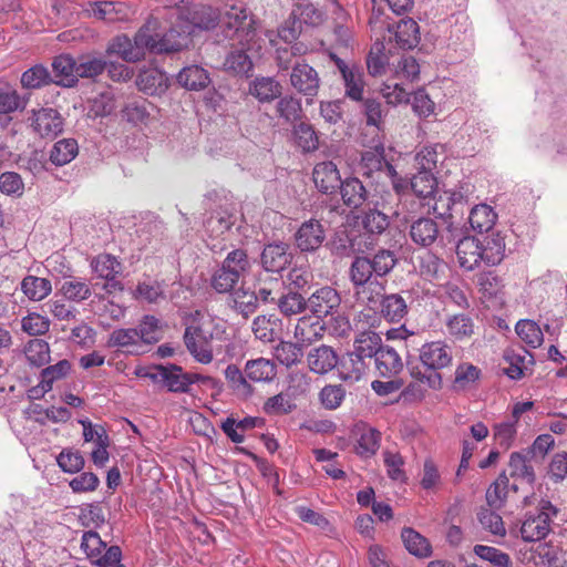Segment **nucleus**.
I'll return each mask as SVG.
<instances>
[{
    "mask_svg": "<svg viewBox=\"0 0 567 567\" xmlns=\"http://www.w3.org/2000/svg\"><path fill=\"white\" fill-rule=\"evenodd\" d=\"M52 82L51 74L42 64L34 65L21 75V85L25 89H40Z\"/></svg>",
    "mask_w": 567,
    "mask_h": 567,
    "instance_id": "53",
    "label": "nucleus"
},
{
    "mask_svg": "<svg viewBox=\"0 0 567 567\" xmlns=\"http://www.w3.org/2000/svg\"><path fill=\"white\" fill-rule=\"evenodd\" d=\"M384 291L385 285L377 277H374V280L354 287L357 300L367 305L370 309H374L381 303Z\"/></svg>",
    "mask_w": 567,
    "mask_h": 567,
    "instance_id": "34",
    "label": "nucleus"
},
{
    "mask_svg": "<svg viewBox=\"0 0 567 567\" xmlns=\"http://www.w3.org/2000/svg\"><path fill=\"white\" fill-rule=\"evenodd\" d=\"M225 378L228 386L239 396L247 398L252 394V388L247 381L245 372L236 365L229 364L225 369Z\"/></svg>",
    "mask_w": 567,
    "mask_h": 567,
    "instance_id": "49",
    "label": "nucleus"
},
{
    "mask_svg": "<svg viewBox=\"0 0 567 567\" xmlns=\"http://www.w3.org/2000/svg\"><path fill=\"white\" fill-rule=\"evenodd\" d=\"M78 142L73 138H63L56 142L51 152L50 161L56 166L69 164L78 154Z\"/></svg>",
    "mask_w": 567,
    "mask_h": 567,
    "instance_id": "44",
    "label": "nucleus"
},
{
    "mask_svg": "<svg viewBox=\"0 0 567 567\" xmlns=\"http://www.w3.org/2000/svg\"><path fill=\"white\" fill-rule=\"evenodd\" d=\"M152 24H143L131 39L126 34L115 37L107 47V53L116 54L126 62H138L148 51L150 37L147 31Z\"/></svg>",
    "mask_w": 567,
    "mask_h": 567,
    "instance_id": "4",
    "label": "nucleus"
},
{
    "mask_svg": "<svg viewBox=\"0 0 567 567\" xmlns=\"http://www.w3.org/2000/svg\"><path fill=\"white\" fill-rule=\"evenodd\" d=\"M292 259L289 246L285 243L269 244L261 252V265L265 270L279 272L284 270Z\"/></svg>",
    "mask_w": 567,
    "mask_h": 567,
    "instance_id": "19",
    "label": "nucleus"
},
{
    "mask_svg": "<svg viewBox=\"0 0 567 567\" xmlns=\"http://www.w3.org/2000/svg\"><path fill=\"white\" fill-rule=\"evenodd\" d=\"M526 559L540 567H558V548L546 543L539 544L535 549L529 551Z\"/></svg>",
    "mask_w": 567,
    "mask_h": 567,
    "instance_id": "45",
    "label": "nucleus"
},
{
    "mask_svg": "<svg viewBox=\"0 0 567 567\" xmlns=\"http://www.w3.org/2000/svg\"><path fill=\"white\" fill-rule=\"evenodd\" d=\"M281 83L274 76L258 75L248 85V93L261 104H269L282 94Z\"/></svg>",
    "mask_w": 567,
    "mask_h": 567,
    "instance_id": "16",
    "label": "nucleus"
},
{
    "mask_svg": "<svg viewBox=\"0 0 567 567\" xmlns=\"http://www.w3.org/2000/svg\"><path fill=\"white\" fill-rule=\"evenodd\" d=\"M496 219L497 214L486 204H480L473 207L468 217L472 228L478 233H486L491 230L495 225Z\"/></svg>",
    "mask_w": 567,
    "mask_h": 567,
    "instance_id": "42",
    "label": "nucleus"
},
{
    "mask_svg": "<svg viewBox=\"0 0 567 567\" xmlns=\"http://www.w3.org/2000/svg\"><path fill=\"white\" fill-rule=\"evenodd\" d=\"M138 90L147 95H161L169 86V79L157 68L142 70L136 79Z\"/></svg>",
    "mask_w": 567,
    "mask_h": 567,
    "instance_id": "20",
    "label": "nucleus"
},
{
    "mask_svg": "<svg viewBox=\"0 0 567 567\" xmlns=\"http://www.w3.org/2000/svg\"><path fill=\"white\" fill-rule=\"evenodd\" d=\"M277 303L280 312L287 317L299 315L308 308L307 300L293 291L280 296Z\"/></svg>",
    "mask_w": 567,
    "mask_h": 567,
    "instance_id": "59",
    "label": "nucleus"
},
{
    "mask_svg": "<svg viewBox=\"0 0 567 567\" xmlns=\"http://www.w3.org/2000/svg\"><path fill=\"white\" fill-rule=\"evenodd\" d=\"M27 360L34 367H42L50 361L49 343L42 339L30 340L24 350Z\"/></svg>",
    "mask_w": 567,
    "mask_h": 567,
    "instance_id": "54",
    "label": "nucleus"
},
{
    "mask_svg": "<svg viewBox=\"0 0 567 567\" xmlns=\"http://www.w3.org/2000/svg\"><path fill=\"white\" fill-rule=\"evenodd\" d=\"M369 365V362L351 352L341 359L339 375L343 381L354 383L367 375Z\"/></svg>",
    "mask_w": 567,
    "mask_h": 567,
    "instance_id": "27",
    "label": "nucleus"
},
{
    "mask_svg": "<svg viewBox=\"0 0 567 567\" xmlns=\"http://www.w3.org/2000/svg\"><path fill=\"white\" fill-rule=\"evenodd\" d=\"M277 100L276 112L279 117L284 118L287 123H293L300 118L302 107L299 99L286 95Z\"/></svg>",
    "mask_w": 567,
    "mask_h": 567,
    "instance_id": "55",
    "label": "nucleus"
},
{
    "mask_svg": "<svg viewBox=\"0 0 567 567\" xmlns=\"http://www.w3.org/2000/svg\"><path fill=\"white\" fill-rule=\"evenodd\" d=\"M290 84L298 93L306 96L309 103L318 95L320 78L311 65L306 62H298L292 66Z\"/></svg>",
    "mask_w": 567,
    "mask_h": 567,
    "instance_id": "9",
    "label": "nucleus"
},
{
    "mask_svg": "<svg viewBox=\"0 0 567 567\" xmlns=\"http://www.w3.org/2000/svg\"><path fill=\"white\" fill-rule=\"evenodd\" d=\"M350 280L353 287L374 280L373 266L367 257H355L349 270Z\"/></svg>",
    "mask_w": 567,
    "mask_h": 567,
    "instance_id": "51",
    "label": "nucleus"
},
{
    "mask_svg": "<svg viewBox=\"0 0 567 567\" xmlns=\"http://www.w3.org/2000/svg\"><path fill=\"white\" fill-rule=\"evenodd\" d=\"M312 179L318 190L323 194L336 193L341 183L339 169L331 161L318 163L313 167Z\"/></svg>",
    "mask_w": 567,
    "mask_h": 567,
    "instance_id": "18",
    "label": "nucleus"
},
{
    "mask_svg": "<svg viewBox=\"0 0 567 567\" xmlns=\"http://www.w3.org/2000/svg\"><path fill=\"white\" fill-rule=\"evenodd\" d=\"M456 256L460 266L465 270H474L482 262L480 239L465 236L456 245Z\"/></svg>",
    "mask_w": 567,
    "mask_h": 567,
    "instance_id": "23",
    "label": "nucleus"
},
{
    "mask_svg": "<svg viewBox=\"0 0 567 567\" xmlns=\"http://www.w3.org/2000/svg\"><path fill=\"white\" fill-rule=\"evenodd\" d=\"M234 308L244 317L254 313L258 308V297L255 291L237 289L233 293Z\"/></svg>",
    "mask_w": 567,
    "mask_h": 567,
    "instance_id": "60",
    "label": "nucleus"
},
{
    "mask_svg": "<svg viewBox=\"0 0 567 567\" xmlns=\"http://www.w3.org/2000/svg\"><path fill=\"white\" fill-rule=\"evenodd\" d=\"M440 235L439 224L430 217H421L410 226L412 241L421 247L432 246Z\"/></svg>",
    "mask_w": 567,
    "mask_h": 567,
    "instance_id": "22",
    "label": "nucleus"
},
{
    "mask_svg": "<svg viewBox=\"0 0 567 567\" xmlns=\"http://www.w3.org/2000/svg\"><path fill=\"white\" fill-rule=\"evenodd\" d=\"M280 320L275 315L258 316L252 321V332L262 342H271L275 339V331Z\"/></svg>",
    "mask_w": 567,
    "mask_h": 567,
    "instance_id": "50",
    "label": "nucleus"
},
{
    "mask_svg": "<svg viewBox=\"0 0 567 567\" xmlns=\"http://www.w3.org/2000/svg\"><path fill=\"white\" fill-rule=\"evenodd\" d=\"M29 120L33 132L42 138L53 140L63 132L64 120L53 107L32 110Z\"/></svg>",
    "mask_w": 567,
    "mask_h": 567,
    "instance_id": "7",
    "label": "nucleus"
},
{
    "mask_svg": "<svg viewBox=\"0 0 567 567\" xmlns=\"http://www.w3.org/2000/svg\"><path fill=\"white\" fill-rule=\"evenodd\" d=\"M557 509L548 501H543L540 511L536 515L528 516L522 524L520 535L525 542H538L547 536L550 530V516L556 515Z\"/></svg>",
    "mask_w": 567,
    "mask_h": 567,
    "instance_id": "6",
    "label": "nucleus"
},
{
    "mask_svg": "<svg viewBox=\"0 0 567 567\" xmlns=\"http://www.w3.org/2000/svg\"><path fill=\"white\" fill-rule=\"evenodd\" d=\"M401 538L406 550L417 557L427 558L432 555V546L427 538L411 527H404L401 532Z\"/></svg>",
    "mask_w": 567,
    "mask_h": 567,
    "instance_id": "31",
    "label": "nucleus"
},
{
    "mask_svg": "<svg viewBox=\"0 0 567 567\" xmlns=\"http://www.w3.org/2000/svg\"><path fill=\"white\" fill-rule=\"evenodd\" d=\"M363 229L371 235H380L389 227V217L380 210L364 212L361 220Z\"/></svg>",
    "mask_w": 567,
    "mask_h": 567,
    "instance_id": "61",
    "label": "nucleus"
},
{
    "mask_svg": "<svg viewBox=\"0 0 567 567\" xmlns=\"http://www.w3.org/2000/svg\"><path fill=\"white\" fill-rule=\"evenodd\" d=\"M144 24H152L147 31L151 42L148 44L150 52L156 54L174 53L187 47L189 31L186 30L183 23L174 21V25L161 37L156 33L158 28L157 19L151 18Z\"/></svg>",
    "mask_w": 567,
    "mask_h": 567,
    "instance_id": "3",
    "label": "nucleus"
},
{
    "mask_svg": "<svg viewBox=\"0 0 567 567\" xmlns=\"http://www.w3.org/2000/svg\"><path fill=\"white\" fill-rule=\"evenodd\" d=\"M156 370V377L161 379L168 391L175 393H187L192 384L204 380L200 374L184 372L176 364L158 365Z\"/></svg>",
    "mask_w": 567,
    "mask_h": 567,
    "instance_id": "8",
    "label": "nucleus"
},
{
    "mask_svg": "<svg viewBox=\"0 0 567 567\" xmlns=\"http://www.w3.org/2000/svg\"><path fill=\"white\" fill-rule=\"evenodd\" d=\"M381 338L373 331H364L360 333L354 341V351L352 353L369 360V363L381 349Z\"/></svg>",
    "mask_w": 567,
    "mask_h": 567,
    "instance_id": "41",
    "label": "nucleus"
},
{
    "mask_svg": "<svg viewBox=\"0 0 567 567\" xmlns=\"http://www.w3.org/2000/svg\"><path fill=\"white\" fill-rule=\"evenodd\" d=\"M262 424L264 422L259 417L246 416L239 420L231 414L220 422V429L233 443H243L245 441V436L238 435L234 430V426L246 433L247 431Z\"/></svg>",
    "mask_w": 567,
    "mask_h": 567,
    "instance_id": "28",
    "label": "nucleus"
},
{
    "mask_svg": "<svg viewBox=\"0 0 567 567\" xmlns=\"http://www.w3.org/2000/svg\"><path fill=\"white\" fill-rule=\"evenodd\" d=\"M91 266L95 274L106 282L103 285V289L107 292L116 290H123V286L116 280V277L121 274V262L110 254L97 255L91 262Z\"/></svg>",
    "mask_w": 567,
    "mask_h": 567,
    "instance_id": "13",
    "label": "nucleus"
},
{
    "mask_svg": "<svg viewBox=\"0 0 567 567\" xmlns=\"http://www.w3.org/2000/svg\"><path fill=\"white\" fill-rule=\"evenodd\" d=\"M220 21V13L210 6L196 3L192 11L184 20L183 24L189 34L198 30H212L217 27Z\"/></svg>",
    "mask_w": 567,
    "mask_h": 567,
    "instance_id": "15",
    "label": "nucleus"
},
{
    "mask_svg": "<svg viewBox=\"0 0 567 567\" xmlns=\"http://www.w3.org/2000/svg\"><path fill=\"white\" fill-rule=\"evenodd\" d=\"M78 61H75L69 54H61L56 56L52 62V69L54 72L56 83L64 85H72L76 82V68Z\"/></svg>",
    "mask_w": 567,
    "mask_h": 567,
    "instance_id": "39",
    "label": "nucleus"
},
{
    "mask_svg": "<svg viewBox=\"0 0 567 567\" xmlns=\"http://www.w3.org/2000/svg\"><path fill=\"white\" fill-rule=\"evenodd\" d=\"M381 434L374 429L363 431L358 440L357 453L363 457H370L377 453L380 447Z\"/></svg>",
    "mask_w": 567,
    "mask_h": 567,
    "instance_id": "63",
    "label": "nucleus"
},
{
    "mask_svg": "<svg viewBox=\"0 0 567 567\" xmlns=\"http://www.w3.org/2000/svg\"><path fill=\"white\" fill-rule=\"evenodd\" d=\"M225 34L248 50H261V39L257 33V21L243 6H230L223 17Z\"/></svg>",
    "mask_w": 567,
    "mask_h": 567,
    "instance_id": "1",
    "label": "nucleus"
},
{
    "mask_svg": "<svg viewBox=\"0 0 567 567\" xmlns=\"http://www.w3.org/2000/svg\"><path fill=\"white\" fill-rule=\"evenodd\" d=\"M302 348L298 342L281 341L275 348V358L287 368L297 364L302 357Z\"/></svg>",
    "mask_w": 567,
    "mask_h": 567,
    "instance_id": "57",
    "label": "nucleus"
},
{
    "mask_svg": "<svg viewBox=\"0 0 567 567\" xmlns=\"http://www.w3.org/2000/svg\"><path fill=\"white\" fill-rule=\"evenodd\" d=\"M212 322L209 320L194 319L185 328L184 343L187 351L196 362L209 364L214 359L213 333L210 331Z\"/></svg>",
    "mask_w": 567,
    "mask_h": 567,
    "instance_id": "2",
    "label": "nucleus"
},
{
    "mask_svg": "<svg viewBox=\"0 0 567 567\" xmlns=\"http://www.w3.org/2000/svg\"><path fill=\"white\" fill-rule=\"evenodd\" d=\"M21 291L31 301H42L52 292V284L47 278L25 276L20 284Z\"/></svg>",
    "mask_w": 567,
    "mask_h": 567,
    "instance_id": "33",
    "label": "nucleus"
},
{
    "mask_svg": "<svg viewBox=\"0 0 567 567\" xmlns=\"http://www.w3.org/2000/svg\"><path fill=\"white\" fill-rule=\"evenodd\" d=\"M134 297L137 300H144L148 303H156L161 299H165V293L162 285L158 281H142L137 284L134 291Z\"/></svg>",
    "mask_w": 567,
    "mask_h": 567,
    "instance_id": "64",
    "label": "nucleus"
},
{
    "mask_svg": "<svg viewBox=\"0 0 567 567\" xmlns=\"http://www.w3.org/2000/svg\"><path fill=\"white\" fill-rule=\"evenodd\" d=\"M446 334L454 342L470 340L474 334V321L465 313L450 315L445 319Z\"/></svg>",
    "mask_w": 567,
    "mask_h": 567,
    "instance_id": "24",
    "label": "nucleus"
},
{
    "mask_svg": "<svg viewBox=\"0 0 567 567\" xmlns=\"http://www.w3.org/2000/svg\"><path fill=\"white\" fill-rule=\"evenodd\" d=\"M61 292L66 299L75 302L86 300L92 295L90 285L78 278L65 280L61 286Z\"/></svg>",
    "mask_w": 567,
    "mask_h": 567,
    "instance_id": "58",
    "label": "nucleus"
},
{
    "mask_svg": "<svg viewBox=\"0 0 567 567\" xmlns=\"http://www.w3.org/2000/svg\"><path fill=\"white\" fill-rule=\"evenodd\" d=\"M374 364L380 375L384 378L396 375L403 368L401 357L390 347H381L374 357Z\"/></svg>",
    "mask_w": 567,
    "mask_h": 567,
    "instance_id": "29",
    "label": "nucleus"
},
{
    "mask_svg": "<svg viewBox=\"0 0 567 567\" xmlns=\"http://www.w3.org/2000/svg\"><path fill=\"white\" fill-rule=\"evenodd\" d=\"M176 79L188 91H202L210 84L208 71L196 64L183 68Z\"/></svg>",
    "mask_w": 567,
    "mask_h": 567,
    "instance_id": "26",
    "label": "nucleus"
},
{
    "mask_svg": "<svg viewBox=\"0 0 567 567\" xmlns=\"http://www.w3.org/2000/svg\"><path fill=\"white\" fill-rule=\"evenodd\" d=\"M221 264L239 279L249 274L251 269L249 257L244 249H234L229 251Z\"/></svg>",
    "mask_w": 567,
    "mask_h": 567,
    "instance_id": "52",
    "label": "nucleus"
},
{
    "mask_svg": "<svg viewBox=\"0 0 567 567\" xmlns=\"http://www.w3.org/2000/svg\"><path fill=\"white\" fill-rule=\"evenodd\" d=\"M419 360L423 368L443 370L452 365V348L444 340L425 342L419 350Z\"/></svg>",
    "mask_w": 567,
    "mask_h": 567,
    "instance_id": "10",
    "label": "nucleus"
},
{
    "mask_svg": "<svg viewBox=\"0 0 567 567\" xmlns=\"http://www.w3.org/2000/svg\"><path fill=\"white\" fill-rule=\"evenodd\" d=\"M324 322L316 316H303L298 319L293 337L300 347H308L323 338Z\"/></svg>",
    "mask_w": 567,
    "mask_h": 567,
    "instance_id": "17",
    "label": "nucleus"
},
{
    "mask_svg": "<svg viewBox=\"0 0 567 567\" xmlns=\"http://www.w3.org/2000/svg\"><path fill=\"white\" fill-rule=\"evenodd\" d=\"M394 39L399 48L413 49L420 42L419 24L413 19H402L395 27Z\"/></svg>",
    "mask_w": 567,
    "mask_h": 567,
    "instance_id": "35",
    "label": "nucleus"
},
{
    "mask_svg": "<svg viewBox=\"0 0 567 567\" xmlns=\"http://www.w3.org/2000/svg\"><path fill=\"white\" fill-rule=\"evenodd\" d=\"M480 252L482 262L486 266L498 265L505 256L504 238L498 235L485 237L482 241L480 240Z\"/></svg>",
    "mask_w": 567,
    "mask_h": 567,
    "instance_id": "32",
    "label": "nucleus"
},
{
    "mask_svg": "<svg viewBox=\"0 0 567 567\" xmlns=\"http://www.w3.org/2000/svg\"><path fill=\"white\" fill-rule=\"evenodd\" d=\"M244 371L248 380L252 382H270L277 374L276 364L265 358L248 360Z\"/></svg>",
    "mask_w": 567,
    "mask_h": 567,
    "instance_id": "30",
    "label": "nucleus"
},
{
    "mask_svg": "<svg viewBox=\"0 0 567 567\" xmlns=\"http://www.w3.org/2000/svg\"><path fill=\"white\" fill-rule=\"evenodd\" d=\"M360 172L367 177L385 176L390 178L398 194L406 188V185L396 179V171L393 165L385 159L383 146H375L362 153Z\"/></svg>",
    "mask_w": 567,
    "mask_h": 567,
    "instance_id": "5",
    "label": "nucleus"
},
{
    "mask_svg": "<svg viewBox=\"0 0 567 567\" xmlns=\"http://www.w3.org/2000/svg\"><path fill=\"white\" fill-rule=\"evenodd\" d=\"M518 337L530 348H538L544 342L540 327L533 320L522 319L515 326Z\"/></svg>",
    "mask_w": 567,
    "mask_h": 567,
    "instance_id": "47",
    "label": "nucleus"
},
{
    "mask_svg": "<svg viewBox=\"0 0 567 567\" xmlns=\"http://www.w3.org/2000/svg\"><path fill=\"white\" fill-rule=\"evenodd\" d=\"M307 362L312 372L324 374L337 367L338 355L331 347L322 344L308 353Z\"/></svg>",
    "mask_w": 567,
    "mask_h": 567,
    "instance_id": "25",
    "label": "nucleus"
},
{
    "mask_svg": "<svg viewBox=\"0 0 567 567\" xmlns=\"http://www.w3.org/2000/svg\"><path fill=\"white\" fill-rule=\"evenodd\" d=\"M343 203L357 208L361 206L367 199V190L362 182L358 178H347L341 181L339 186Z\"/></svg>",
    "mask_w": 567,
    "mask_h": 567,
    "instance_id": "37",
    "label": "nucleus"
},
{
    "mask_svg": "<svg viewBox=\"0 0 567 567\" xmlns=\"http://www.w3.org/2000/svg\"><path fill=\"white\" fill-rule=\"evenodd\" d=\"M534 463L535 460L525 450L513 452L508 462L509 476L532 485L536 478Z\"/></svg>",
    "mask_w": 567,
    "mask_h": 567,
    "instance_id": "21",
    "label": "nucleus"
},
{
    "mask_svg": "<svg viewBox=\"0 0 567 567\" xmlns=\"http://www.w3.org/2000/svg\"><path fill=\"white\" fill-rule=\"evenodd\" d=\"M410 186L417 197L425 199L435 193L437 181L432 172L419 169L411 178Z\"/></svg>",
    "mask_w": 567,
    "mask_h": 567,
    "instance_id": "46",
    "label": "nucleus"
},
{
    "mask_svg": "<svg viewBox=\"0 0 567 567\" xmlns=\"http://www.w3.org/2000/svg\"><path fill=\"white\" fill-rule=\"evenodd\" d=\"M247 51L249 50L246 47L230 51L224 62L225 70L235 75H248L254 64Z\"/></svg>",
    "mask_w": 567,
    "mask_h": 567,
    "instance_id": "40",
    "label": "nucleus"
},
{
    "mask_svg": "<svg viewBox=\"0 0 567 567\" xmlns=\"http://www.w3.org/2000/svg\"><path fill=\"white\" fill-rule=\"evenodd\" d=\"M326 240V229L320 220L311 218L303 221L295 234V244L302 252L318 250Z\"/></svg>",
    "mask_w": 567,
    "mask_h": 567,
    "instance_id": "12",
    "label": "nucleus"
},
{
    "mask_svg": "<svg viewBox=\"0 0 567 567\" xmlns=\"http://www.w3.org/2000/svg\"><path fill=\"white\" fill-rule=\"evenodd\" d=\"M71 362L66 359L60 360L53 365H49L41 371V381L39 386L43 393L52 390L53 383L68 377L71 372Z\"/></svg>",
    "mask_w": 567,
    "mask_h": 567,
    "instance_id": "43",
    "label": "nucleus"
},
{
    "mask_svg": "<svg viewBox=\"0 0 567 567\" xmlns=\"http://www.w3.org/2000/svg\"><path fill=\"white\" fill-rule=\"evenodd\" d=\"M380 307L381 315L390 322H400L408 315V305L398 293L384 296Z\"/></svg>",
    "mask_w": 567,
    "mask_h": 567,
    "instance_id": "38",
    "label": "nucleus"
},
{
    "mask_svg": "<svg viewBox=\"0 0 567 567\" xmlns=\"http://www.w3.org/2000/svg\"><path fill=\"white\" fill-rule=\"evenodd\" d=\"M92 13L95 18L107 22H114L124 14V4L121 2L101 1L92 4Z\"/></svg>",
    "mask_w": 567,
    "mask_h": 567,
    "instance_id": "62",
    "label": "nucleus"
},
{
    "mask_svg": "<svg viewBox=\"0 0 567 567\" xmlns=\"http://www.w3.org/2000/svg\"><path fill=\"white\" fill-rule=\"evenodd\" d=\"M240 279L234 275L225 265L215 270L210 278L212 288L218 293H227L234 290Z\"/></svg>",
    "mask_w": 567,
    "mask_h": 567,
    "instance_id": "56",
    "label": "nucleus"
},
{
    "mask_svg": "<svg viewBox=\"0 0 567 567\" xmlns=\"http://www.w3.org/2000/svg\"><path fill=\"white\" fill-rule=\"evenodd\" d=\"M482 377V370L470 362L460 363L454 371L453 388L456 391L470 390Z\"/></svg>",
    "mask_w": 567,
    "mask_h": 567,
    "instance_id": "36",
    "label": "nucleus"
},
{
    "mask_svg": "<svg viewBox=\"0 0 567 567\" xmlns=\"http://www.w3.org/2000/svg\"><path fill=\"white\" fill-rule=\"evenodd\" d=\"M291 17L295 22L317 25L322 21V13L309 0H296Z\"/></svg>",
    "mask_w": 567,
    "mask_h": 567,
    "instance_id": "48",
    "label": "nucleus"
},
{
    "mask_svg": "<svg viewBox=\"0 0 567 567\" xmlns=\"http://www.w3.org/2000/svg\"><path fill=\"white\" fill-rule=\"evenodd\" d=\"M307 303L312 315L322 319L334 313L340 307L341 297L334 288L326 286L317 289L308 298Z\"/></svg>",
    "mask_w": 567,
    "mask_h": 567,
    "instance_id": "14",
    "label": "nucleus"
},
{
    "mask_svg": "<svg viewBox=\"0 0 567 567\" xmlns=\"http://www.w3.org/2000/svg\"><path fill=\"white\" fill-rule=\"evenodd\" d=\"M330 59L336 63L344 84V95L353 101H362L365 82L363 72L357 65H348L337 54L330 53Z\"/></svg>",
    "mask_w": 567,
    "mask_h": 567,
    "instance_id": "11",
    "label": "nucleus"
}]
</instances>
